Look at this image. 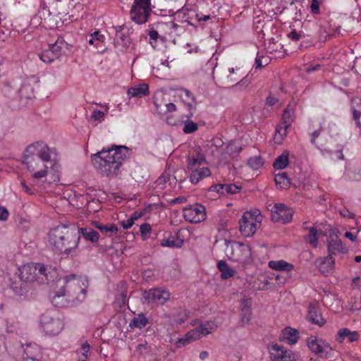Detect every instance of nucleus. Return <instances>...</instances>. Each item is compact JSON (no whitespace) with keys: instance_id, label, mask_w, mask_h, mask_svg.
<instances>
[{"instance_id":"obj_1","label":"nucleus","mask_w":361,"mask_h":361,"mask_svg":"<svg viewBox=\"0 0 361 361\" xmlns=\"http://www.w3.org/2000/svg\"><path fill=\"white\" fill-rule=\"evenodd\" d=\"M23 163L32 173L35 179L45 178L47 175V164L54 171L59 169V157L54 148H50L45 142L37 141L29 145L23 155Z\"/></svg>"},{"instance_id":"obj_2","label":"nucleus","mask_w":361,"mask_h":361,"mask_svg":"<svg viewBox=\"0 0 361 361\" xmlns=\"http://www.w3.org/2000/svg\"><path fill=\"white\" fill-rule=\"evenodd\" d=\"M87 287L86 279L71 274L56 281L49 298L52 304L57 307H63L65 303L75 305L85 299Z\"/></svg>"},{"instance_id":"obj_3","label":"nucleus","mask_w":361,"mask_h":361,"mask_svg":"<svg viewBox=\"0 0 361 361\" xmlns=\"http://www.w3.org/2000/svg\"><path fill=\"white\" fill-rule=\"evenodd\" d=\"M127 147L118 146L103 149L92 154L91 160L95 169L103 176L117 175L124 161L128 157Z\"/></svg>"},{"instance_id":"obj_4","label":"nucleus","mask_w":361,"mask_h":361,"mask_svg":"<svg viewBox=\"0 0 361 361\" xmlns=\"http://www.w3.org/2000/svg\"><path fill=\"white\" fill-rule=\"evenodd\" d=\"M186 161L190 181L192 184H197L211 176L205 154L200 146H195L189 151Z\"/></svg>"},{"instance_id":"obj_5","label":"nucleus","mask_w":361,"mask_h":361,"mask_svg":"<svg viewBox=\"0 0 361 361\" xmlns=\"http://www.w3.org/2000/svg\"><path fill=\"white\" fill-rule=\"evenodd\" d=\"M48 242L55 248H76L79 243L78 233L61 224L50 230Z\"/></svg>"},{"instance_id":"obj_6","label":"nucleus","mask_w":361,"mask_h":361,"mask_svg":"<svg viewBox=\"0 0 361 361\" xmlns=\"http://www.w3.org/2000/svg\"><path fill=\"white\" fill-rule=\"evenodd\" d=\"M20 279L25 283H48L49 278L55 271L41 263H28L18 268Z\"/></svg>"},{"instance_id":"obj_7","label":"nucleus","mask_w":361,"mask_h":361,"mask_svg":"<svg viewBox=\"0 0 361 361\" xmlns=\"http://www.w3.org/2000/svg\"><path fill=\"white\" fill-rule=\"evenodd\" d=\"M263 216L258 209L245 212L240 220V231L245 237L253 235L262 226Z\"/></svg>"},{"instance_id":"obj_8","label":"nucleus","mask_w":361,"mask_h":361,"mask_svg":"<svg viewBox=\"0 0 361 361\" xmlns=\"http://www.w3.org/2000/svg\"><path fill=\"white\" fill-rule=\"evenodd\" d=\"M217 328L216 324L213 321L202 322L196 328L188 331L183 338L178 340L177 345L180 347L181 345H187L195 341H197L202 336H207Z\"/></svg>"},{"instance_id":"obj_9","label":"nucleus","mask_w":361,"mask_h":361,"mask_svg":"<svg viewBox=\"0 0 361 361\" xmlns=\"http://www.w3.org/2000/svg\"><path fill=\"white\" fill-rule=\"evenodd\" d=\"M151 11V0H134L130 14L133 22L143 24L148 20Z\"/></svg>"},{"instance_id":"obj_10","label":"nucleus","mask_w":361,"mask_h":361,"mask_svg":"<svg viewBox=\"0 0 361 361\" xmlns=\"http://www.w3.org/2000/svg\"><path fill=\"white\" fill-rule=\"evenodd\" d=\"M39 323L43 331L50 336L59 334L63 327V322L50 312L41 315Z\"/></svg>"},{"instance_id":"obj_11","label":"nucleus","mask_w":361,"mask_h":361,"mask_svg":"<svg viewBox=\"0 0 361 361\" xmlns=\"http://www.w3.org/2000/svg\"><path fill=\"white\" fill-rule=\"evenodd\" d=\"M153 104L159 115H166L176 110V106L171 102L169 94L163 91L159 90L154 93Z\"/></svg>"},{"instance_id":"obj_12","label":"nucleus","mask_w":361,"mask_h":361,"mask_svg":"<svg viewBox=\"0 0 361 361\" xmlns=\"http://www.w3.org/2000/svg\"><path fill=\"white\" fill-rule=\"evenodd\" d=\"M185 230H178L175 232H165L161 238H159L160 245L163 247H173L180 248L185 242Z\"/></svg>"},{"instance_id":"obj_13","label":"nucleus","mask_w":361,"mask_h":361,"mask_svg":"<svg viewBox=\"0 0 361 361\" xmlns=\"http://www.w3.org/2000/svg\"><path fill=\"white\" fill-rule=\"evenodd\" d=\"M293 209L283 203H276L271 209V220L274 222L286 224L293 217Z\"/></svg>"},{"instance_id":"obj_14","label":"nucleus","mask_w":361,"mask_h":361,"mask_svg":"<svg viewBox=\"0 0 361 361\" xmlns=\"http://www.w3.org/2000/svg\"><path fill=\"white\" fill-rule=\"evenodd\" d=\"M183 216L185 221L197 224L205 219L206 212L205 208L200 204H195L189 205L183 208Z\"/></svg>"},{"instance_id":"obj_15","label":"nucleus","mask_w":361,"mask_h":361,"mask_svg":"<svg viewBox=\"0 0 361 361\" xmlns=\"http://www.w3.org/2000/svg\"><path fill=\"white\" fill-rule=\"evenodd\" d=\"M268 349L273 361H293V353L279 344H271Z\"/></svg>"},{"instance_id":"obj_16","label":"nucleus","mask_w":361,"mask_h":361,"mask_svg":"<svg viewBox=\"0 0 361 361\" xmlns=\"http://www.w3.org/2000/svg\"><path fill=\"white\" fill-rule=\"evenodd\" d=\"M142 296L147 302L164 304L169 299L170 293L165 289L154 288L144 291Z\"/></svg>"},{"instance_id":"obj_17","label":"nucleus","mask_w":361,"mask_h":361,"mask_svg":"<svg viewBox=\"0 0 361 361\" xmlns=\"http://www.w3.org/2000/svg\"><path fill=\"white\" fill-rule=\"evenodd\" d=\"M307 319L312 324L319 327L323 326L326 321L323 318L319 303L311 302L308 307Z\"/></svg>"},{"instance_id":"obj_18","label":"nucleus","mask_w":361,"mask_h":361,"mask_svg":"<svg viewBox=\"0 0 361 361\" xmlns=\"http://www.w3.org/2000/svg\"><path fill=\"white\" fill-rule=\"evenodd\" d=\"M333 254L334 253L331 252L328 256L319 257L315 262L316 266L319 268L321 273L325 276L330 275L333 273L334 269Z\"/></svg>"},{"instance_id":"obj_19","label":"nucleus","mask_w":361,"mask_h":361,"mask_svg":"<svg viewBox=\"0 0 361 361\" xmlns=\"http://www.w3.org/2000/svg\"><path fill=\"white\" fill-rule=\"evenodd\" d=\"M180 98L187 106L188 116H193L196 110V99L190 91L186 89L180 90Z\"/></svg>"},{"instance_id":"obj_20","label":"nucleus","mask_w":361,"mask_h":361,"mask_svg":"<svg viewBox=\"0 0 361 361\" xmlns=\"http://www.w3.org/2000/svg\"><path fill=\"white\" fill-rule=\"evenodd\" d=\"M228 73L226 78L228 84L235 83L239 80H240V83L245 84V80L247 76H244L245 73L243 71L242 67L236 66L235 68H228Z\"/></svg>"},{"instance_id":"obj_21","label":"nucleus","mask_w":361,"mask_h":361,"mask_svg":"<svg viewBox=\"0 0 361 361\" xmlns=\"http://www.w3.org/2000/svg\"><path fill=\"white\" fill-rule=\"evenodd\" d=\"M241 246H243L242 243L232 240L229 236L226 237L221 233L216 236V240L214 243V247L216 248H239Z\"/></svg>"},{"instance_id":"obj_22","label":"nucleus","mask_w":361,"mask_h":361,"mask_svg":"<svg viewBox=\"0 0 361 361\" xmlns=\"http://www.w3.org/2000/svg\"><path fill=\"white\" fill-rule=\"evenodd\" d=\"M293 118L288 110H285L279 124L276 128V134H279L281 137L285 136L287 133V129L291 126Z\"/></svg>"},{"instance_id":"obj_23","label":"nucleus","mask_w":361,"mask_h":361,"mask_svg":"<svg viewBox=\"0 0 361 361\" xmlns=\"http://www.w3.org/2000/svg\"><path fill=\"white\" fill-rule=\"evenodd\" d=\"M329 231L327 237L328 248H338L342 246V242L339 238V232L337 230L332 229L330 225H326L325 227V231Z\"/></svg>"},{"instance_id":"obj_24","label":"nucleus","mask_w":361,"mask_h":361,"mask_svg":"<svg viewBox=\"0 0 361 361\" xmlns=\"http://www.w3.org/2000/svg\"><path fill=\"white\" fill-rule=\"evenodd\" d=\"M48 45L58 59L65 50H69L71 47L62 37H58L54 43Z\"/></svg>"},{"instance_id":"obj_25","label":"nucleus","mask_w":361,"mask_h":361,"mask_svg":"<svg viewBox=\"0 0 361 361\" xmlns=\"http://www.w3.org/2000/svg\"><path fill=\"white\" fill-rule=\"evenodd\" d=\"M149 86L146 83L133 86L128 90V94L132 97L142 98L149 95Z\"/></svg>"},{"instance_id":"obj_26","label":"nucleus","mask_w":361,"mask_h":361,"mask_svg":"<svg viewBox=\"0 0 361 361\" xmlns=\"http://www.w3.org/2000/svg\"><path fill=\"white\" fill-rule=\"evenodd\" d=\"M288 46H290V44L289 43L288 45H286V47ZM266 49L267 52L270 54L278 52L279 55L276 56L277 57H281L284 54H288V51H290L288 47H285V45L276 42H269V44L266 47Z\"/></svg>"},{"instance_id":"obj_27","label":"nucleus","mask_w":361,"mask_h":361,"mask_svg":"<svg viewBox=\"0 0 361 361\" xmlns=\"http://www.w3.org/2000/svg\"><path fill=\"white\" fill-rule=\"evenodd\" d=\"M345 338L350 342H354L358 340L359 334L357 331H350L347 328L341 329L336 334V340L338 343H342Z\"/></svg>"},{"instance_id":"obj_28","label":"nucleus","mask_w":361,"mask_h":361,"mask_svg":"<svg viewBox=\"0 0 361 361\" xmlns=\"http://www.w3.org/2000/svg\"><path fill=\"white\" fill-rule=\"evenodd\" d=\"M75 233H78L79 238L80 235L86 240L92 243L97 242L99 235L97 231L90 227L80 228Z\"/></svg>"},{"instance_id":"obj_29","label":"nucleus","mask_w":361,"mask_h":361,"mask_svg":"<svg viewBox=\"0 0 361 361\" xmlns=\"http://www.w3.org/2000/svg\"><path fill=\"white\" fill-rule=\"evenodd\" d=\"M251 301L250 299H244L241 302V321L244 324H247L250 321L252 316Z\"/></svg>"},{"instance_id":"obj_30","label":"nucleus","mask_w":361,"mask_h":361,"mask_svg":"<svg viewBox=\"0 0 361 361\" xmlns=\"http://www.w3.org/2000/svg\"><path fill=\"white\" fill-rule=\"evenodd\" d=\"M322 343H324L323 341H319L315 336H310L307 339V345L310 350L317 354L319 355L322 353L324 350V347L322 345Z\"/></svg>"},{"instance_id":"obj_31","label":"nucleus","mask_w":361,"mask_h":361,"mask_svg":"<svg viewBox=\"0 0 361 361\" xmlns=\"http://www.w3.org/2000/svg\"><path fill=\"white\" fill-rule=\"evenodd\" d=\"M192 117V116H188V112L183 116V118H186L182 122L183 123V132L185 134L193 133L198 129L197 123L191 120Z\"/></svg>"},{"instance_id":"obj_32","label":"nucleus","mask_w":361,"mask_h":361,"mask_svg":"<svg viewBox=\"0 0 361 361\" xmlns=\"http://www.w3.org/2000/svg\"><path fill=\"white\" fill-rule=\"evenodd\" d=\"M274 181L276 185L281 189H288L291 183L290 179L288 177L285 172L279 173L275 175Z\"/></svg>"},{"instance_id":"obj_33","label":"nucleus","mask_w":361,"mask_h":361,"mask_svg":"<svg viewBox=\"0 0 361 361\" xmlns=\"http://www.w3.org/2000/svg\"><path fill=\"white\" fill-rule=\"evenodd\" d=\"M116 43L118 45H121L125 48H128L130 43L131 40L129 37L128 32H123L122 30H117L115 36Z\"/></svg>"},{"instance_id":"obj_34","label":"nucleus","mask_w":361,"mask_h":361,"mask_svg":"<svg viewBox=\"0 0 361 361\" xmlns=\"http://www.w3.org/2000/svg\"><path fill=\"white\" fill-rule=\"evenodd\" d=\"M269 267L276 271H290L293 265L284 260H271L269 262Z\"/></svg>"},{"instance_id":"obj_35","label":"nucleus","mask_w":361,"mask_h":361,"mask_svg":"<svg viewBox=\"0 0 361 361\" xmlns=\"http://www.w3.org/2000/svg\"><path fill=\"white\" fill-rule=\"evenodd\" d=\"M148 323V319L142 313L138 314L129 323L130 328H137L141 329L144 328Z\"/></svg>"},{"instance_id":"obj_36","label":"nucleus","mask_w":361,"mask_h":361,"mask_svg":"<svg viewBox=\"0 0 361 361\" xmlns=\"http://www.w3.org/2000/svg\"><path fill=\"white\" fill-rule=\"evenodd\" d=\"M216 187L219 188V189L217 190L218 192L226 194H236L241 190L240 186L233 183L219 184L216 185Z\"/></svg>"},{"instance_id":"obj_37","label":"nucleus","mask_w":361,"mask_h":361,"mask_svg":"<svg viewBox=\"0 0 361 361\" xmlns=\"http://www.w3.org/2000/svg\"><path fill=\"white\" fill-rule=\"evenodd\" d=\"M38 56L39 59L45 63H51L58 59L49 46L47 49H43L42 52L38 54Z\"/></svg>"},{"instance_id":"obj_38","label":"nucleus","mask_w":361,"mask_h":361,"mask_svg":"<svg viewBox=\"0 0 361 361\" xmlns=\"http://www.w3.org/2000/svg\"><path fill=\"white\" fill-rule=\"evenodd\" d=\"M218 269L221 272V278L228 279L234 275L235 271L230 268L224 261H219L217 264Z\"/></svg>"},{"instance_id":"obj_39","label":"nucleus","mask_w":361,"mask_h":361,"mask_svg":"<svg viewBox=\"0 0 361 361\" xmlns=\"http://www.w3.org/2000/svg\"><path fill=\"white\" fill-rule=\"evenodd\" d=\"M319 235H327V233H325V231H320L319 233L317 230L313 227L310 228L307 240L312 247H315L317 246L318 237Z\"/></svg>"},{"instance_id":"obj_40","label":"nucleus","mask_w":361,"mask_h":361,"mask_svg":"<svg viewBox=\"0 0 361 361\" xmlns=\"http://www.w3.org/2000/svg\"><path fill=\"white\" fill-rule=\"evenodd\" d=\"M94 226L97 228L102 233H116L118 231L117 226L111 224L109 225H104L98 221L93 222Z\"/></svg>"},{"instance_id":"obj_41","label":"nucleus","mask_w":361,"mask_h":361,"mask_svg":"<svg viewBox=\"0 0 361 361\" xmlns=\"http://www.w3.org/2000/svg\"><path fill=\"white\" fill-rule=\"evenodd\" d=\"M288 164V155L287 154H282L279 156L273 163V167L276 170H281L285 169Z\"/></svg>"},{"instance_id":"obj_42","label":"nucleus","mask_w":361,"mask_h":361,"mask_svg":"<svg viewBox=\"0 0 361 361\" xmlns=\"http://www.w3.org/2000/svg\"><path fill=\"white\" fill-rule=\"evenodd\" d=\"M280 341L283 343L287 344H293V329L290 327H286L284 329L281 335H280Z\"/></svg>"},{"instance_id":"obj_43","label":"nucleus","mask_w":361,"mask_h":361,"mask_svg":"<svg viewBox=\"0 0 361 361\" xmlns=\"http://www.w3.org/2000/svg\"><path fill=\"white\" fill-rule=\"evenodd\" d=\"M77 354L78 361H86L90 355V345L87 342L83 343L78 350Z\"/></svg>"},{"instance_id":"obj_44","label":"nucleus","mask_w":361,"mask_h":361,"mask_svg":"<svg viewBox=\"0 0 361 361\" xmlns=\"http://www.w3.org/2000/svg\"><path fill=\"white\" fill-rule=\"evenodd\" d=\"M187 319L188 314L185 311H183L177 315H173L171 318V322L172 325L178 327L184 324Z\"/></svg>"},{"instance_id":"obj_45","label":"nucleus","mask_w":361,"mask_h":361,"mask_svg":"<svg viewBox=\"0 0 361 361\" xmlns=\"http://www.w3.org/2000/svg\"><path fill=\"white\" fill-rule=\"evenodd\" d=\"M149 42L153 49H156L158 47L159 40H162V38L159 35L158 32L155 30H151L149 32Z\"/></svg>"},{"instance_id":"obj_46","label":"nucleus","mask_w":361,"mask_h":361,"mask_svg":"<svg viewBox=\"0 0 361 361\" xmlns=\"http://www.w3.org/2000/svg\"><path fill=\"white\" fill-rule=\"evenodd\" d=\"M263 160L260 157H252L248 159L247 164L254 170H257L263 166Z\"/></svg>"},{"instance_id":"obj_47","label":"nucleus","mask_w":361,"mask_h":361,"mask_svg":"<svg viewBox=\"0 0 361 361\" xmlns=\"http://www.w3.org/2000/svg\"><path fill=\"white\" fill-rule=\"evenodd\" d=\"M90 35L93 37V40L95 42L96 48H99L104 46V43L105 42V36L102 35L99 30H96Z\"/></svg>"},{"instance_id":"obj_48","label":"nucleus","mask_w":361,"mask_h":361,"mask_svg":"<svg viewBox=\"0 0 361 361\" xmlns=\"http://www.w3.org/2000/svg\"><path fill=\"white\" fill-rule=\"evenodd\" d=\"M11 289L13 290V293L18 297L24 296L27 293L26 288L21 284L18 285L17 283H13L11 286Z\"/></svg>"},{"instance_id":"obj_49","label":"nucleus","mask_w":361,"mask_h":361,"mask_svg":"<svg viewBox=\"0 0 361 361\" xmlns=\"http://www.w3.org/2000/svg\"><path fill=\"white\" fill-rule=\"evenodd\" d=\"M140 231L143 239L149 238L152 233V226L149 224L145 223L140 226Z\"/></svg>"},{"instance_id":"obj_50","label":"nucleus","mask_w":361,"mask_h":361,"mask_svg":"<svg viewBox=\"0 0 361 361\" xmlns=\"http://www.w3.org/2000/svg\"><path fill=\"white\" fill-rule=\"evenodd\" d=\"M149 352V346L146 342L138 344L136 346V353L142 357L146 356Z\"/></svg>"},{"instance_id":"obj_51","label":"nucleus","mask_w":361,"mask_h":361,"mask_svg":"<svg viewBox=\"0 0 361 361\" xmlns=\"http://www.w3.org/2000/svg\"><path fill=\"white\" fill-rule=\"evenodd\" d=\"M18 324L13 320H6L5 324L6 331L8 334L17 332Z\"/></svg>"},{"instance_id":"obj_52","label":"nucleus","mask_w":361,"mask_h":361,"mask_svg":"<svg viewBox=\"0 0 361 361\" xmlns=\"http://www.w3.org/2000/svg\"><path fill=\"white\" fill-rule=\"evenodd\" d=\"M104 119V113L99 109H95L92 113L90 120L94 121L102 122Z\"/></svg>"},{"instance_id":"obj_53","label":"nucleus","mask_w":361,"mask_h":361,"mask_svg":"<svg viewBox=\"0 0 361 361\" xmlns=\"http://www.w3.org/2000/svg\"><path fill=\"white\" fill-rule=\"evenodd\" d=\"M165 121L168 125L171 126H177L180 124V121L173 115H167Z\"/></svg>"},{"instance_id":"obj_54","label":"nucleus","mask_w":361,"mask_h":361,"mask_svg":"<svg viewBox=\"0 0 361 361\" xmlns=\"http://www.w3.org/2000/svg\"><path fill=\"white\" fill-rule=\"evenodd\" d=\"M322 1V0H312V4L310 6L311 11L314 14H318L320 12L319 10V4Z\"/></svg>"},{"instance_id":"obj_55","label":"nucleus","mask_w":361,"mask_h":361,"mask_svg":"<svg viewBox=\"0 0 361 361\" xmlns=\"http://www.w3.org/2000/svg\"><path fill=\"white\" fill-rule=\"evenodd\" d=\"M279 102V99L271 93L266 99V104L269 106H274Z\"/></svg>"},{"instance_id":"obj_56","label":"nucleus","mask_w":361,"mask_h":361,"mask_svg":"<svg viewBox=\"0 0 361 361\" xmlns=\"http://www.w3.org/2000/svg\"><path fill=\"white\" fill-rule=\"evenodd\" d=\"M9 213L8 209L0 205V221H6L8 217Z\"/></svg>"},{"instance_id":"obj_57","label":"nucleus","mask_w":361,"mask_h":361,"mask_svg":"<svg viewBox=\"0 0 361 361\" xmlns=\"http://www.w3.org/2000/svg\"><path fill=\"white\" fill-rule=\"evenodd\" d=\"M134 224V222L130 218H128L126 220H123L121 221V225L124 229H128L133 226Z\"/></svg>"},{"instance_id":"obj_58","label":"nucleus","mask_w":361,"mask_h":361,"mask_svg":"<svg viewBox=\"0 0 361 361\" xmlns=\"http://www.w3.org/2000/svg\"><path fill=\"white\" fill-rule=\"evenodd\" d=\"M332 159L334 160H343L344 159V155L342 150H338L332 153Z\"/></svg>"},{"instance_id":"obj_59","label":"nucleus","mask_w":361,"mask_h":361,"mask_svg":"<svg viewBox=\"0 0 361 361\" xmlns=\"http://www.w3.org/2000/svg\"><path fill=\"white\" fill-rule=\"evenodd\" d=\"M211 18L209 15H203L202 13H197L196 14V19L198 20V22H205L209 20Z\"/></svg>"},{"instance_id":"obj_60","label":"nucleus","mask_w":361,"mask_h":361,"mask_svg":"<svg viewBox=\"0 0 361 361\" xmlns=\"http://www.w3.org/2000/svg\"><path fill=\"white\" fill-rule=\"evenodd\" d=\"M262 56L259 54V53H258L257 55V57L255 59V65H254V67L255 68V69L261 68L262 67Z\"/></svg>"},{"instance_id":"obj_61","label":"nucleus","mask_w":361,"mask_h":361,"mask_svg":"<svg viewBox=\"0 0 361 361\" xmlns=\"http://www.w3.org/2000/svg\"><path fill=\"white\" fill-rule=\"evenodd\" d=\"M20 185L23 188V191L28 195H33V190L26 185L25 181H21Z\"/></svg>"},{"instance_id":"obj_62","label":"nucleus","mask_w":361,"mask_h":361,"mask_svg":"<svg viewBox=\"0 0 361 361\" xmlns=\"http://www.w3.org/2000/svg\"><path fill=\"white\" fill-rule=\"evenodd\" d=\"M143 216V212H137V211H135V212H133L131 216H130V219L133 220V221L135 223V221L137 219H139L140 218H141L142 216Z\"/></svg>"},{"instance_id":"obj_63","label":"nucleus","mask_w":361,"mask_h":361,"mask_svg":"<svg viewBox=\"0 0 361 361\" xmlns=\"http://www.w3.org/2000/svg\"><path fill=\"white\" fill-rule=\"evenodd\" d=\"M340 213L343 216H348L349 218H354V214L349 212L348 209H344L340 211Z\"/></svg>"},{"instance_id":"obj_64","label":"nucleus","mask_w":361,"mask_h":361,"mask_svg":"<svg viewBox=\"0 0 361 361\" xmlns=\"http://www.w3.org/2000/svg\"><path fill=\"white\" fill-rule=\"evenodd\" d=\"M261 56L262 59V67L268 65L270 62V58L269 56H266L264 55H261Z\"/></svg>"}]
</instances>
